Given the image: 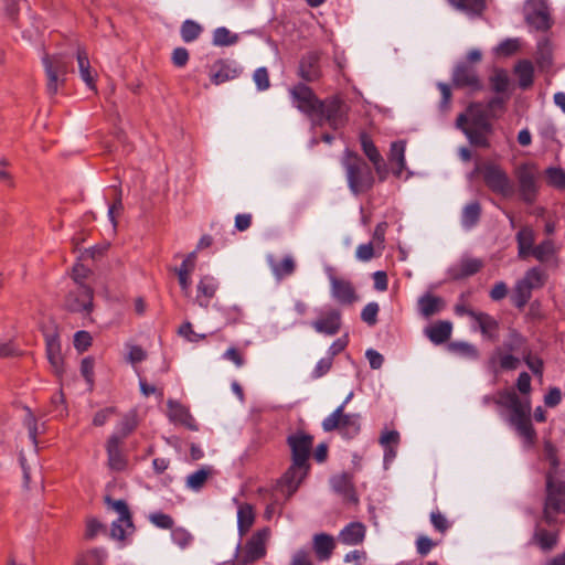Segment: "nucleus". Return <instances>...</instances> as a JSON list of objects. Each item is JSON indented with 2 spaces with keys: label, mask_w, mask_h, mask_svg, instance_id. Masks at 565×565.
<instances>
[{
  "label": "nucleus",
  "mask_w": 565,
  "mask_h": 565,
  "mask_svg": "<svg viewBox=\"0 0 565 565\" xmlns=\"http://www.w3.org/2000/svg\"><path fill=\"white\" fill-rule=\"evenodd\" d=\"M509 100L507 96L492 97L486 106L481 102H471L456 118V128L468 139L472 147L489 148V137L493 132L492 118H498L505 111Z\"/></svg>",
  "instance_id": "obj_1"
},
{
  "label": "nucleus",
  "mask_w": 565,
  "mask_h": 565,
  "mask_svg": "<svg viewBox=\"0 0 565 565\" xmlns=\"http://www.w3.org/2000/svg\"><path fill=\"white\" fill-rule=\"evenodd\" d=\"M546 498L542 521L548 526L556 523V516L565 513V480L553 476V471L546 472Z\"/></svg>",
  "instance_id": "obj_2"
},
{
  "label": "nucleus",
  "mask_w": 565,
  "mask_h": 565,
  "mask_svg": "<svg viewBox=\"0 0 565 565\" xmlns=\"http://www.w3.org/2000/svg\"><path fill=\"white\" fill-rule=\"evenodd\" d=\"M42 64L46 78V92L51 97L55 96L60 88L65 86L72 63L61 54H44Z\"/></svg>",
  "instance_id": "obj_3"
},
{
  "label": "nucleus",
  "mask_w": 565,
  "mask_h": 565,
  "mask_svg": "<svg viewBox=\"0 0 565 565\" xmlns=\"http://www.w3.org/2000/svg\"><path fill=\"white\" fill-rule=\"evenodd\" d=\"M322 429L327 433L337 430L348 439L359 435L361 429L359 414H345L344 404L338 406L329 416L322 420Z\"/></svg>",
  "instance_id": "obj_4"
},
{
  "label": "nucleus",
  "mask_w": 565,
  "mask_h": 565,
  "mask_svg": "<svg viewBox=\"0 0 565 565\" xmlns=\"http://www.w3.org/2000/svg\"><path fill=\"white\" fill-rule=\"evenodd\" d=\"M349 106L339 96L323 99L317 115L334 130L343 128L348 122Z\"/></svg>",
  "instance_id": "obj_5"
},
{
  "label": "nucleus",
  "mask_w": 565,
  "mask_h": 565,
  "mask_svg": "<svg viewBox=\"0 0 565 565\" xmlns=\"http://www.w3.org/2000/svg\"><path fill=\"white\" fill-rule=\"evenodd\" d=\"M511 415L509 418L510 424L516 429L520 436H522L526 443L533 445L536 439V431L531 423L530 402H519L516 406L512 407Z\"/></svg>",
  "instance_id": "obj_6"
},
{
  "label": "nucleus",
  "mask_w": 565,
  "mask_h": 565,
  "mask_svg": "<svg viewBox=\"0 0 565 565\" xmlns=\"http://www.w3.org/2000/svg\"><path fill=\"white\" fill-rule=\"evenodd\" d=\"M316 332L324 335H335L342 327V312L334 307H324L318 310L317 318L311 322Z\"/></svg>",
  "instance_id": "obj_7"
},
{
  "label": "nucleus",
  "mask_w": 565,
  "mask_h": 565,
  "mask_svg": "<svg viewBox=\"0 0 565 565\" xmlns=\"http://www.w3.org/2000/svg\"><path fill=\"white\" fill-rule=\"evenodd\" d=\"M268 537V529H263L254 533L238 555V564L247 565L263 558L266 555V542Z\"/></svg>",
  "instance_id": "obj_8"
},
{
  "label": "nucleus",
  "mask_w": 565,
  "mask_h": 565,
  "mask_svg": "<svg viewBox=\"0 0 565 565\" xmlns=\"http://www.w3.org/2000/svg\"><path fill=\"white\" fill-rule=\"evenodd\" d=\"M286 441L291 451V461L296 462V465H309L313 436L305 431H297L289 435Z\"/></svg>",
  "instance_id": "obj_9"
},
{
  "label": "nucleus",
  "mask_w": 565,
  "mask_h": 565,
  "mask_svg": "<svg viewBox=\"0 0 565 565\" xmlns=\"http://www.w3.org/2000/svg\"><path fill=\"white\" fill-rule=\"evenodd\" d=\"M290 95L296 107L308 116H316L319 110L320 100L312 88L303 83H298L290 89Z\"/></svg>",
  "instance_id": "obj_10"
},
{
  "label": "nucleus",
  "mask_w": 565,
  "mask_h": 565,
  "mask_svg": "<svg viewBox=\"0 0 565 565\" xmlns=\"http://www.w3.org/2000/svg\"><path fill=\"white\" fill-rule=\"evenodd\" d=\"M309 469L310 465H296L291 461V465L279 480V489L286 499H289L298 490Z\"/></svg>",
  "instance_id": "obj_11"
},
{
  "label": "nucleus",
  "mask_w": 565,
  "mask_h": 565,
  "mask_svg": "<svg viewBox=\"0 0 565 565\" xmlns=\"http://www.w3.org/2000/svg\"><path fill=\"white\" fill-rule=\"evenodd\" d=\"M93 297L94 290L87 285H81L67 294L65 306L72 312L89 313L93 310Z\"/></svg>",
  "instance_id": "obj_12"
},
{
  "label": "nucleus",
  "mask_w": 565,
  "mask_h": 565,
  "mask_svg": "<svg viewBox=\"0 0 565 565\" xmlns=\"http://www.w3.org/2000/svg\"><path fill=\"white\" fill-rule=\"evenodd\" d=\"M452 84L457 88H469L472 92H479L483 87L477 70L467 63H460L455 67Z\"/></svg>",
  "instance_id": "obj_13"
},
{
  "label": "nucleus",
  "mask_w": 565,
  "mask_h": 565,
  "mask_svg": "<svg viewBox=\"0 0 565 565\" xmlns=\"http://www.w3.org/2000/svg\"><path fill=\"white\" fill-rule=\"evenodd\" d=\"M331 296L340 305L350 306L358 301L359 296L350 280L340 278L335 275L329 276Z\"/></svg>",
  "instance_id": "obj_14"
},
{
  "label": "nucleus",
  "mask_w": 565,
  "mask_h": 565,
  "mask_svg": "<svg viewBox=\"0 0 565 565\" xmlns=\"http://www.w3.org/2000/svg\"><path fill=\"white\" fill-rule=\"evenodd\" d=\"M405 141L398 140L391 143L390 153L385 167H382V173H392L399 177L405 170Z\"/></svg>",
  "instance_id": "obj_15"
},
{
  "label": "nucleus",
  "mask_w": 565,
  "mask_h": 565,
  "mask_svg": "<svg viewBox=\"0 0 565 565\" xmlns=\"http://www.w3.org/2000/svg\"><path fill=\"white\" fill-rule=\"evenodd\" d=\"M298 75L309 83L316 82L321 77L320 55L318 52H308L301 57Z\"/></svg>",
  "instance_id": "obj_16"
},
{
  "label": "nucleus",
  "mask_w": 565,
  "mask_h": 565,
  "mask_svg": "<svg viewBox=\"0 0 565 565\" xmlns=\"http://www.w3.org/2000/svg\"><path fill=\"white\" fill-rule=\"evenodd\" d=\"M168 417L174 423L186 427L190 430H198V424L188 407L174 399H168Z\"/></svg>",
  "instance_id": "obj_17"
},
{
  "label": "nucleus",
  "mask_w": 565,
  "mask_h": 565,
  "mask_svg": "<svg viewBox=\"0 0 565 565\" xmlns=\"http://www.w3.org/2000/svg\"><path fill=\"white\" fill-rule=\"evenodd\" d=\"M484 264L480 258L463 257L458 264L451 266L448 270L449 277L454 280H461L473 276L483 268Z\"/></svg>",
  "instance_id": "obj_18"
},
{
  "label": "nucleus",
  "mask_w": 565,
  "mask_h": 565,
  "mask_svg": "<svg viewBox=\"0 0 565 565\" xmlns=\"http://www.w3.org/2000/svg\"><path fill=\"white\" fill-rule=\"evenodd\" d=\"M331 486L333 491L340 494L344 501L354 504L358 503L359 499L350 475L342 473L333 477L331 479Z\"/></svg>",
  "instance_id": "obj_19"
},
{
  "label": "nucleus",
  "mask_w": 565,
  "mask_h": 565,
  "mask_svg": "<svg viewBox=\"0 0 565 565\" xmlns=\"http://www.w3.org/2000/svg\"><path fill=\"white\" fill-rule=\"evenodd\" d=\"M238 74L239 71L225 60L216 61L210 68L211 82L215 85L234 79Z\"/></svg>",
  "instance_id": "obj_20"
},
{
  "label": "nucleus",
  "mask_w": 565,
  "mask_h": 565,
  "mask_svg": "<svg viewBox=\"0 0 565 565\" xmlns=\"http://www.w3.org/2000/svg\"><path fill=\"white\" fill-rule=\"evenodd\" d=\"M119 437H109L106 445L108 466L111 470L122 471L127 467V458L120 449Z\"/></svg>",
  "instance_id": "obj_21"
},
{
  "label": "nucleus",
  "mask_w": 565,
  "mask_h": 565,
  "mask_svg": "<svg viewBox=\"0 0 565 565\" xmlns=\"http://www.w3.org/2000/svg\"><path fill=\"white\" fill-rule=\"evenodd\" d=\"M365 526L361 522H351L339 533L338 540L344 545H359L364 541Z\"/></svg>",
  "instance_id": "obj_22"
},
{
  "label": "nucleus",
  "mask_w": 565,
  "mask_h": 565,
  "mask_svg": "<svg viewBox=\"0 0 565 565\" xmlns=\"http://www.w3.org/2000/svg\"><path fill=\"white\" fill-rule=\"evenodd\" d=\"M312 548L319 561H328L335 548L333 536L327 533L316 534L312 539Z\"/></svg>",
  "instance_id": "obj_23"
},
{
  "label": "nucleus",
  "mask_w": 565,
  "mask_h": 565,
  "mask_svg": "<svg viewBox=\"0 0 565 565\" xmlns=\"http://www.w3.org/2000/svg\"><path fill=\"white\" fill-rule=\"evenodd\" d=\"M195 260H196V253L192 252L184 258V260L182 262L180 267L175 269L180 287L185 295H189V292H190V286H191L190 277L195 268Z\"/></svg>",
  "instance_id": "obj_24"
},
{
  "label": "nucleus",
  "mask_w": 565,
  "mask_h": 565,
  "mask_svg": "<svg viewBox=\"0 0 565 565\" xmlns=\"http://www.w3.org/2000/svg\"><path fill=\"white\" fill-rule=\"evenodd\" d=\"M518 244V256L521 259H526L534 249L535 234L529 226H523L515 236Z\"/></svg>",
  "instance_id": "obj_25"
},
{
  "label": "nucleus",
  "mask_w": 565,
  "mask_h": 565,
  "mask_svg": "<svg viewBox=\"0 0 565 565\" xmlns=\"http://www.w3.org/2000/svg\"><path fill=\"white\" fill-rule=\"evenodd\" d=\"M268 264L274 276L278 280L291 276L296 270V262L291 255L285 256L281 260H277L274 256H269Z\"/></svg>",
  "instance_id": "obj_26"
},
{
  "label": "nucleus",
  "mask_w": 565,
  "mask_h": 565,
  "mask_svg": "<svg viewBox=\"0 0 565 565\" xmlns=\"http://www.w3.org/2000/svg\"><path fill=\"white\" fill-rule=\"evenodd\" d=\"M475 321L477 322L478 328L484 338L491 341L498 340L499 321L497 319H494L489 313L478 312V315L475 318Z\"/></svg>",
  "instance_id": "obj_27"
},
{
  "label": "nucleus",
  "mask_w": 565,
  "mask_h": 565,
  "mask_svg": "<svg viewBox=\"0 0 565 565\" xmlns=\"http://www.w3.org/2000/svg\"><path fill=\"white\" fill-rule=\"evenodd\" d=\"M217 289L216 281L213 277L204 276L198 284V303L207 308L210 305V300L214 297Z\"/></svg>",
  "instance_id": "obj_28"
},
{
  "label": "nucleus",
  "mask_w": 565,
  "mask_h": 565,
  "mask_svg": "<svg viewBox=\"0 0 565 565\" xmlns=\"http://www.w3.org/2000/svg\"><path fill=\"white\" fill-rule=\"evenodd\" d=\"M531 255L540 263H548L553 260L555 265L558 264L557 248L552 239H544L537 244Z\"/></svg>",
  "instance_id": "obj_29"
},
{
  "label": "nucleus",
  "mask_w": 565,
  "mask_h": 565,
  "mask_svg": "<svg viewBox=\"0 0 565 565\" xmlns=\"http://www.w3.org/2000/svg\"><path fill=\"white\" fill-rule=\"evenodd\" d=\"M558 541L557 532L548 531L541 526V522H539L535 526V531L533 534V542L540 546L543 551L553 550Z\"/></svg>",
  "instance_id": "obj_30"
},
{
  "label": "nucleus",
  "mask_w": 565,
  "mask_h": 565,
  "mask_svg": "<svg viewBox=\"0 0 565 565\" xmlns=\"http://www.w3.org/2000/svg\"><path fill=\"white\" fill-rule=\"evenodd\" d=\"M46 355L54 372L57 375H61L64 372V363L61 353V345L57 338L51 337L46 339Z\"/></svg>",
  "instance_id": "obj_31"
},
{
  "label": "nucleus",
  "mask_w": 565,
  "mask_h": 565,
  "mask_svg": "<svg viewBox=\"0 0 565 565\" xmlns=\"http://www.w3.org/2000/svg\"><path fill=\"white\" fill-rule=\"evenodd\" d=\"M452 324L449 321H438L425 330L426 335L434 344H441L449 340Z\"/></svg>",
  "instance_id": "obj_32"
},
{
  "label": "nucleus",
  "mask_w": 565,
  "mask_h": 565,
  "mask_svg": "<svg viewBox=\"0 0 565 565\" xmlns=\"http://www.w3.org/2000/svg\"><path fill=\"white\" fill-rule=\"evenodd\" d=\"M457 10L466 13L469 18L481 17L486 10L484 0H448Z\"/></svg>",
  "instance_id": "obj_33"
},
{
  "label": "nucleus",
  "mask_w": 565,
  "mask_h": 565,
  "mask_svg": "<svg viewBox=\"0 0 565 565\" xmlns=\"http://www.w3.org/2000/svg\"><path fill=\"white\" fill-rule=\"evenodd\" d=\"M360 139L365 156L374 164L376 172L381 174L382 167H385L386 164L381 153L379 152L376 146L374 145L372 139L365 134H362Z\"/></svg>",
  "instance_id": "obj_34"
},
{
  "label": "nucleus",
  "mask_w": 565,
  "mask_h": 565,
  "mask_svg": "<svg viewBox=\"0 0 565 565\" xmlns=\"http://www.w3.org/2000/svg\"><path fill=\"white\" fill-rule=\"evenodd\" d=\"M514 73L519 78V86L522 89H529L534 82V67L531 61L521 60L514 66Z\"/></svg>",
  "instance_id": "obj_35"
},
{
  "label": "nucleus",
  "mask_w": 565,
  "mask_h": 565,
  "mask_svg": "<svg viewBox=\"0 0 565 565\" xmlns=\"http://www.w3.org/2000/svg\"><path fill=\"white\" fill-rule=\"evenodd\" d=\"M497 363L502 370L512 371L518 369L520 360L510 353H504L501 348H497L489 359V364L491 367H495Z\"/></svg>",
  "instance_id": "obj_36"
},
{
  "label": "nucleus",
  "mask_w": 565,
  "mask_h": 565,
  "mask_svg": "<svg viewBox=\"0 0 565 565\" xmlns=\"http://www.w3.org/2000/svg\"><path fill=\"white\" fill-rule=\"evenodd\" d=\"M137 413L135 411H130L122 416L116 427V433H114L110 437H119V441H122L137 428Z\"/></svg>",
  "instance_id": "obj_37"
},
{
  "label": "nucleus",
  "mask_w": 565,
  "mask_h": 565,
  "mask_svg": "<svg viewBox=\"0 0 565 565\" xmlns=\"http://www.w3.org/2000/svg\"><path fill=\"white\" fill-rule=\"evenodd\" d=\"M77 64L82 79L89 88H95V75L92 71L88 54L85 49L77 50Z\"/></svg>",
  "instance_id": "obj_38"
},
{
  "label": "nucleus",
  "mask_w": 565,
  "mask_h": 565,
  "mask_svg": "<svg viewBox=\"0 0 565 565\" xmlns=\"http://www.w3.org/2000/svg\"><path fill=\"white\" fill-rule=\"evenodd\" d=\"M255 521L254 509L250 504L245 503L238 507L237 525L241 535H245L253 526Z\"/></svg>",
  "instance_id": "obj_39"
},
{
  "label": "nucleus",
  "mask_w": 565,
  "mask_h": 565,
  "mask_svg": "<svg viewBox=\"0 0 565 565\" xmlns=\"http://www.w3.org/2000/svg\"><path fill=\"white\" fill-rule=\"evenodd\" d=\"M443 299L433 295H424L418 300L420 313L425 318H429L435 313L439 312L443 308Z\"/></svg>",
  "instance_id": "obj_40"
},
{
  "label": "nucleus",
  "mask_w": 565,
  "mask_h": 565,
  "mask_svg": "<svg viewBox=\"0 0 565 565\" xmlns=\"http://www.w3.org/2000/svg\"><path fill=\"white\" fill-rule=\"evenodd\" d=\"M213 475V469L209 466H204L199 470L186 477L185 484L189 489L193 491H200L207 479Z\"/></svg>",
  "instance_id": "obj_41"
},
{
  "label": "nucleus",
  "mask_w": 565,
  "mask_h": 565,
  "mask_svg": "<svg viewBox=\"0 0 565 565\" xmlns=\"http://www.w3.org/2000/svg\"><path fill=\"white\" fill-rule=\"evenodd\" d=\"M481 216V206L477 201L467 204L461 213V224L465 228H472L476 226Z\"/></svg>",
  "instance_id": "obj_42"
},
{
  "label": "nucleus",
  "mask_w": 565,
  "mask_h": 565,
  "mask_svg": "<svg viewBox=\"0 0 565 565\" xmlns=\"http://www.w3.org/2000/svg\"><path fill=\"white\" fill-rule=\"evenodd\" d=\"M108 508L118 513L119 522H125L127 527H134L131 514L125 500H113L110 497L105 498Z\"/></svg>",
  "instance_id": "obj_43"
},
{
  "label": "nucleus",
  "mask_w": 565,
  "mask_h": 565,
  "mask_svg": "<svg viewBox=\"0 0 565 565\" xmlns=\"http://www.w3.org/2000/svg\"><path fill=\"white\" fill-rule=\"evenodd\" d=\"M475 173L479 174V177H507L500 166L491 160H478Z\"/></svg>",
  "instance_id": "obj_44"
},
{
  "label": "nucleus",
  "mask_w": 565,
  "mask_h": 565,
  "mask_svg": "<svg viewBox=\"0 0 565 565\" xmlns=\"http://www.w3.org/2000/svg\"><path fill=\"white\" fill-rule=\"evenodd\" d=\"M107 553L103 548H92L81 554L76 565H104Z\"/></svg>",
  "instance_id": "obj_45"
},
{
  "label": "nucleus",
  "mask_w": 565,
  "mask_h": 565,
  "mask_svg": "<svg viewBox=\"0 0 565 565\" xmlns=\"http://www.w3.org/2000/svg\"><path fill=\"white\" fill-rule=\"evenodd\" d=\"M526 21L530 25L540 31H546L551 28L550 14L544 9L534 10L533 12L529 13L526 15Z\"/></svg>",
  "instance_id": "obj_46"
},
{
  "label": "nucleus",
  "mask_w": 565,
  "mask_h": 565,
  "mask_svg": "<svg viewBox=\"0 0 565 565\" xmlns=\"http://www.w3.org/2000/svg\"><path fill=\"white\" fill-rule=\"evenodd\" d=\"M532 297V289L522 279L518 280L514 287L513 302L515 307L523 308Z\"/></svg>",
  "instance_id": "obj_47"
},
{
  "label": "nucleus",
  "mask_w": 565,
  "mask_h": 565,
  "mask_svg": "<svg viewBox=\"0 0 565 565\" xmlns=\"http://www.w3.org/2000/svg\"><path fill=\"white\" fill-rule=\"evenodd\" d=\"M486 185L503 196H509L513 193V179H483Z\"/></svg>",
  "instance_id": "obj_48"
},
{
  "label": "nucleus",
  "mask_w": 565,
  "mask_h": 565,
  "mask_svg": "<svg viewBox=\"0 0 565 565\" xmlns=\"http://www.w3.org/2000/svg\"><path fill=\"white\" fill-rule=\"evenodd\" d=\"M522 280L529 285V287L533 289L542 288L546 282V275L539 267L530 268Z\"/></svg>",
  "instance_id": "obj_49"
},
{
  "label": "nucleus",
  "mask_w": 565,
  "mask_h": 565,
  "mask_svg": "<svg viewBox=\"0 0 565 565\" xmlns=\"http://www.w3.org/2000/svg\"><path fill=\"white\" fill-rule=\"evenodd\" d=\"M202 31H203V29L198 22H195L193 20H185L181 24L180 33H181L182 40L186 43H190V42L195 41L200 36Z\"/></svg>",
  "instance_id": "obj_50"
},
{
  "label": "nucleus",
  "mask_w": 565,
  "mask_h": 565,
  "mask_svg": "<svg viewBox=\"0 0 565 565\" xmlns=\"http://www.w3.org/2000/svg\"><path fill=\"white\" fill-rule=\"evenodd\" d=\"M238 41V35L233 34L228 29L221 26L213 33V44L217 46H228Z\"/></svg>",
  "instance_id": "obj_51"
},
{
  "label": "nucleus",
  "mask_w": 565,
  "mask_h": 565,
  "mask_svg": "<svg viewBox=\"0 0 565 565\" xmlns=\"http://www.w3.org/2000/svg\"><path fill=\"white\" fill-rule=\"evenodd\" d=\"M449 349L452 352L470 360H478L480 355L479 350L468 342H452L449 344Z\"/></svg>",
  "instance_id": "obj_52"
},
{
  "label": "nucleus",
  "mask_w": 565,
  "mask_h": 565,
  "mask_svg": "<svg viewBox=\"0 0 565 565\" xmlns=\"http://www.w3.org/2000/svg\"><path fill=\"white\" fill-rule=\"evenodd\" d=\"M509 77L504 70H497L490 77L491 88L497 94H503L509 87Z\"/></svg>",
  "instance_id": "obj_53"
},
{
  "label": "nucleus",
  "mask_w": 565,
  "mask_h": 565,
  "mask_svg": "<svg viewBox=\"0 0 565 565\" xmlns=\"http://www.w3.org/2000/svg\"><path fill=\"white\" fill-rule=\"evenodd\" d=\"M493 402L499 406L511 409L512 407L516 406L521 399L513 391H501L498 393V396L494 397Z\"/></svg>",
  "instance_id": "obj_54"
},
{
  "label": "nucleus",
  "mask_w": 565,
  "mask_h": 565,
  "mask_svg": "<svg viewBox=\"0 0 565 565\" xmlns=\"http://www.w3.org/2000/svg\"><path fill=\"white\" fill-rule=\"evenodd\" d=\"M544 456L545 459L550 462L548 471H553V476L556 477L559 461L557 457V449L550 440L544 441Z\"/></svg>",
  "instance_id": "obj_55"
},
{
  "label": "nucleus",
  "mask_w": 565,
  "mask_h": 565,
  "mask_svg": "<svg viewBox=\"0 0 565 565\" xmlns=\"http://www.w3.org/2000/svg\"><path fill=\"white\" fill-rule=\"evenodd\" d=\"M114 192H115V200L108 209V216H109L110 222L113 223V226L116 227L117 226V217L121 214V212L124 210V205H122L121 190L117 189L115 186Z\"/></svg>",
  "instance_id": "obj_56"
},
{
  "label": "nucleus",
  "mask_w": 565,
  "mask_h": 565,
  "mask_svg": "<svg viewBox=\"0 0 565 565\" xmlns=\"http://www.w3.org/2000/svg\"><path fill=\"white\" fill-rule=\"evenodd\" d=\"M520 194L525 202H533L536 194L535 179H520Z\"/></svg>",
  "instance_id": "obj_57"
},
{
  "label": "nucleus",
  "mask_w": 565,
  "mask_h": 565,
  "mask_svg": "<svg viewBox=\"0 0 565 565\" xmlns=\"http://www.w3.org/2000/svg\"><path fill=\"white\" fill-rule=\"evenodd\" d=\"M430 522L440 534H445L451 526V522L439 510L431 511Z\"/></svg>",
  "instance_id": "obj_58"
},
{
  "label": "nucleus",
  "mask_w": 565,
  "mask_h": 565,
  "mask_svg": "<svg viewBox=\"0 0 565 565\" xmlns=\"http://www.w3.org/2000/svg\"><path fill=\"white\" fill-rule=\"evenodd\" d=\"M380 307L376 302H369L361 312V319L367 326L373 327L377 322Z\"/></svg>",
  "instance_id": "obj_59"
},
{
  "label": "nucleus",
  "mask_w": 565,
  "mask_h": 565,
  "mask_svg": "<svg viewBox=\"0 0 565 565\" xmlns=\"http://www.w3.org/2000/svg\"><path fill=\"white\" fill-rule=\"evenodd\" d=\"M519 49L520 43L518 39H507L498 45L495 52L500 56L508 57L515 54L519 51Z\"/></svg>",
  "instance_id": "obj_60"
},
{
  "label": "nucleus",
  "mask_w": 565,
  "mask_h": 565,
  "mask_svg": "<svg viewBox=\"0 0 565 565\" xmlns=\"http://www.w3.org/2000/svg\"><path fill=\"white\" fill-rule=\"evenodd\" d=\"M149 520L157 527L164 530H171L174 525L173 519L169 514L162 512L151 513L149 515Z\"/></svg>",
  "instance_id": "obj_61"
},
{
  "label": "nucleus",
  "mask_w": 565,
  "mask_h": 565,
  "mask_svg": "<svg viewBox=\"0 0 565 565\" xmlns=\"http://www.w3.org/2000/svg\"><path fill=\"white\" fill-rule=\"evenodd\" d=\"M171 536H172V541L177 545H179L181 548L189 546L193 540V536L191 535V533L182 527L173 529Z\"/></svg>",
  "instance_id": "obj_62"
},
{
  "label": "nucleus",
  "mask_w": 565,
  "mask_h": 565,
  "mask_svg": "<svg viewBox=\"0 0 565 565\" xmlns=\"http://www.w3.org/2000/svg\"><path fill=\"white\" fill-rule=\"evenodd\" d=\"M253 79L258 90H266L270 87L269 74L266 67H258L255 70Z\"/></svg>",
  "instance_id": "obj_63"
},
{
  "label": "nucleus",
  "mask_w": 565,
  "mask_h": 565,
  "mask_svg": "<svg viewBox=\"0 0 565 565\" xmlns=\"http://www.w3.org/2000/svg\"><path fill=\"white\" fill-rule=\"evenodd\" d=\"M92 337L87 331H77L74 335V347L84 352L92 345Z\"/></svg>",
  "instance_id": "obj_64"
}]
</instances>
